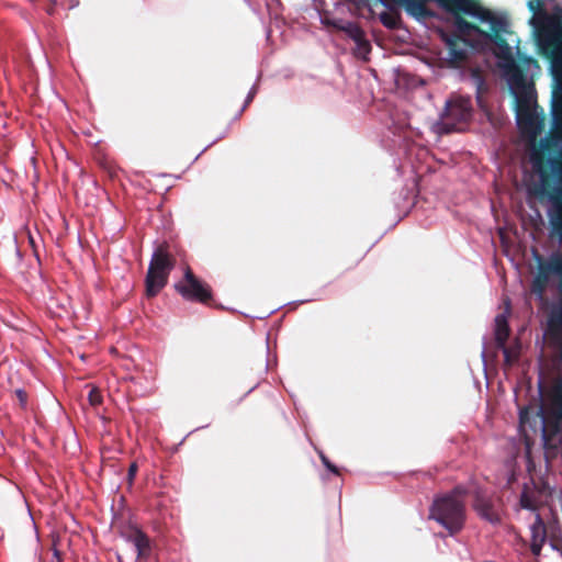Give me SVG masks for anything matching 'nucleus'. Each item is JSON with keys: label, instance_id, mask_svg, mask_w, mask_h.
Masks as SVG:
<instances>
[{"label": "nucleus", "instance_id": "nucleus-1", "mask_svg": "<svg viewBox=\"0 0 562 562\" xmlns=\"http://www.w3.org/2000/svg\"><path fill=\"white\" fill-rule=\"evenodd\" d=\"M448 3L460 12L474 18L481 29L467 21L456 18L453 37L447 40L448 58L458 64L467 54V48L488 52L498 58V66L509 69L514 66L513 48L503 40L502 34L507 32V20L473 0H448Z\"/></svg>", "mask_w": 562, "mask_h": 562}, {"label": "nucleus", "instance_id": "nucleus-2", "mask_svg": "<svg viewBox=\"0 0 562 562\" xmlns=\"http://www.w3.org/2000/svg\"><path fill=\"white\" fill-rule=\"evenodd\" d=\"M431 519H435L451 535L459 531L464 522V490L454 488L451 493L437 497L430 508Z\"/></svg>", "mask_w": 562, "mask_h": 562}, {"label": "nucleus", "instance_id": "nucleus-3", "mask_svg": "<svg viewBox=\"0 0 562 562\" xmlns=\"http://www.w3.org/2000/svg\"><path fill=\"white\" fill-rule=\"evenodd\" d=\"M172 268V258L164 245L159 246L153 254L146 277L148 296H155L166 285Z\"/></svg>", "mask_w": 562, "mask_h": 562}, {"label": "nucleus", "instance_id": "nucleus-4", "mask_svg": "<svg viewBox=\"0 0 562 562\" xmlns=\"http://www.w3.org/2000/svg\"><path fill=\"white\" fill-rule=\"evenodd\" d=\"M471 104L469 98L456 95L446 104L443 114L441 115L440 125L445 132L458 130V124L468 121L471 116Z\"/></svg>", "mask_w": 562, "mask_h": 562}, {"label": "nucleus", "instance_id": "nucleus-5", "mask_svg": "<svg viewBox=\"0 0 562 562\" xmlns=\"http://www.w3.org/2000/svg\"><path fill=\"white\" fill-rule=\"evenodd\" d=\"M177 291L188 300H198L201 302L206 301L210 295V289L198 280L190 269L186 270L183 281L176 285Z\"/></svg>", "mask_w": 562, "mask_h": 562}, {"label": "nucleus", "instance_id": "nucleus-6", "mask_svg": "<svg viewBox=\"0 0 562 562\" xmlns=\"http://www.w3.org/2000/svg\"><path fill=\"white\" fill-rule=\"evenodd\" d=\"M516 119L522 134H525L529 138L530 143L533 144L541 128V122L536 110L519 108L517 110Z\"/></svg>", "mask_w": 562, "mask_h": 562}, {"label": "nucleus", "instance_id": "nucleus-7", "mask_svg": "<svg viewBox=\"0 0 562 562\" xmlns=\"http://www.w3.org/2000/svg\"><path fill=\"white\" fill-rule=\"evenodd\" d=\"M474 508L482 518L492 524H495L499 520L498 512L495 508L494 502L490 498L477 495L474 503Z\"/></svg>", "mask_w": 562, "mask_h": 562}, {"label": "nucleus", "instance_id": "nucleus-8", "mask_svg": "<svg viewBox=\"0 0 562 562\" xmlns=\"http://www.w3.org/2000/svg\"><path fill=\"white\" fill-rule=\"evenodd\" d=\"M124 538L133 547L137 558L144 557L149 549L148 538L138 529H132Z\"/></svg>", "mask_w": 562, "mask_h": 562}, {"label": "nucleus", "instance_id": "nucleus-9", "mask_svg": "<svg viewBox=\"0 0 562 562\" xmlns=\"http://www.w3.org/2000/svg\"><path fill=\"white\" fill-rule=\"evenodd\" d=\"M505 304V312L495 317V338L501 346L504 345L509 334L507 324V316L509 314V303L506 302Z\"/></svg>", "mask_w": 562, "mask_h": 562}, {"label": "nucleus", "instance_id": "nucleus-10", "mask_svg": "<svg viewBox=\"0 0 562 562\" xmlns=\"http://www.w3.org/2000/svg\"><path fill=\"white\" fill-rule=\"evenodd\" d=\"M530 531L532 537V551L537 554L546 540L544 525L538 514L535 517V522L530 526Z\"/></svg>", "mask_w": 562, "mask_h": 562}, {"label": "nucleus", "instance_id": "nucleus-11", "mask_svg": "<svg viewBox=\"0 0 562 562\" xmlns=\"http://www.w3.org/2000/svg\"><path fill=\"white\" fill-rule=\"evenodd\" d=\"M520 505L522 508L535 512L537 509V502L535 493L528 487H525L520 496Z\"/></svg>", "mask_w": 562, "mask_h": 562}, {"label": "nucleus", "instance_id": "nucleus-12", "mask_svg": "<svg viewBox=\"0 0 562 562\" xmlns=\"http://www.w3.org/2000/svg\"><path fill=\"white\" fill-rule=\"evenodd\" d=\"M321 465L325 470V473H322L324 480L340 475V468L331 462L330 459H321Z\"/></svg>", "mask_w": 562, "mask_h": 562}, {"label": "nucleus", "instance_id": "nucleus-13", "mask_svg": "<svg viewBox=\"0 0 562 562\" xmlns=\"http://www.w3.org/2000/svg\"><path fill=\"white\" fill-rule=\"evenodd\" d=\"M88 400L90 405L98 406L102 403V395L98 387L91 386L90 392L88 394Z\"/></svg>", "mask_w": 562, "mask_h": 562}, {"label": "nucleus", "instance_id": "nucleus-14", "mask_svg": "<svg viewBox=\"0 0 562 562\" xmlns=\"http://www.w3.org/2000/svg\"><path fill=\"white\" fill-rule=\"evenodd\" d=\"M524 63L526 65L527 71L531 75L540 70L538 64L531 58L524 59Z\"/></svg>", "mask_w": 562, "mask_h": 562}, {"label": "nucleus", "instance_id": "nucleus-15", "mask_svg": "<svg viewBox=\"0 0 562 562\" xmlns=\"http://www.w3.org/2000/svg\"><path fill=\"white\" fill-rule=\"evenodd\" d=\"M345 30L347 32H349V34L356 40V41H360L361 40V31L359 30V27H357L356 25L353 24H348L347 27H345Z\"/></svg>", "mask_w": 562, "mask_h": 562}, {"label": "nucleus", "instance_id": "nucleus-16", "mask_svg": "<svg viewBox=\"0 0 562 562\" xmlns=\"http://www.w3.org/2000/svg\"><path fill=\"white\" fill-rule=\"evenodd\" d=\"M137 472V464L135 462H133L130 468H128V480L130 482L133 480V477L135 476Z\"/></svg>", "mask_w": 562, "mask_h": 562}, {"label": "nucleus", "instance_id": "nucleus-17", "mask_svg": "<svg viewBox=\"0 0 562 562\" xmlns=\"http://www.w3.org/2000/svg\"><path fill=\"white\" fill-rule=\"evenodd\" d=\"M407 10L413 14L422 13L423 8L420 5L408 4Z\"/></svg>", "mask_w": 562, "mask_h": 562}, {"label": "nucleus", "instance_id": "nucleus-18", "mask_svg": "<svg viewBox=\"0 0 562 562\" xmlns=\"http://www.w3.org/2000/svg\"><path fill=\"white\" fill-rule=\"evenodd\" d=\"M504 355H505V358H506V361H507V362L513 361V359H514V355H512V352H510L509 350L504 349Z\"/></svg>", "mask_w": 562, "mask_h": 562}, {"label": "nucleus", "instance_id": "nucleus-19", "mask_svg": "<svg viewBox=\"0 0 562 562\" xmlns=\"http://www.w3.org/2000/svg\"><path fill=\"white\" fill-rule=\"evenodd\" d=\"M535 460L532 458L527 459V470L531 472V469L535 467Z\"/></svg>", "mask_w": 562, "mask_h": 562}, {"label": "nucleus", "instance_id": "nucleus-20", "mask_svg": "<svg viewBox=\"0 0 562 562\" xmlns=\"http://www.w3.org/2000/svg\"><path fill=\"white\" fill-rule=\"evenodd\" d=\"M16 394H18L21 403L24 404L25 403L24 392L22 390H18Z\"/></svg>", "mask_w": 562, "mask_h": 562}, {"label": "nucleus", "instance_id": "nucleus-21", "mask_svg": "<svg viewBox=\"0 0 562 562\" xmlns=\"http://www.w3.org/2000/svg\"><path fill=\"white\" fill-rule=\"evenodd\" d=\"M544 461H546V469H548V468H549V461H550V459H549V458H546V459H544Z\"/></svg>", "mask_w": 562, "mask_h": 562}, {"label": "nucleus", "instance_id": "nucleus-22", "mask_svg": "<svg viewBox=\"0 0 562 562\" xmlns=\"http://www.w3.org/2000/svg\"><path fill=\"white\" fill-rule=\"evenodd\" d=\"M55 558H56V562H60V558L56 551H55Z\"/></svg>", "mask_w": 562, "mask_h": 562}]
</instances>
